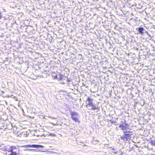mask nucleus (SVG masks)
Masks as SVG:
<instances>
[{
	"label": "nucleus",
	"mask_w": 155,
	"mask_h": 155,
	"mask_svg": "<svg viewBox=\"0 0 155 155\" xmlns=\"http://www.w3.org/2000/svg\"><path fill=\"white\" fill-rule=\"evenodd\" d=\"M57 74H56L54 72L53 73V72L52 73V76L53 77H54V78H59L58 77V76L59 75H57ZM59 75H60L59 74Z\"/></svg>",
	"instance_id": "nucleus-4"
},
{
	"label": "nucleus",
	"mask_w": 155,
	"mask_h": 155,
	"mask_svg": "<svg viewBox=\"0 0 155 155\" xmlns=\"http://www.w3.org/2000/svg\"><path fill=\"white\" fill-rule=\"evenodd\" d=\"M63 78V75H62L60 74V78H58V79H61L62 78Z\"/></svg>",
	"instance_id": "nucleus-8"
},
{
	"label": "nucleus",
	"mask_w": 155,
	"mask_h": 155,
	"mask_svg": "<svg viewBox=\"0 0 155 155\" xmlns=\"http://www.w3.org/2000/svg\"><path fill=\"white\" fill-rule=\"evenodd\" d=\"M138 31L141 33H143V29L142 28H138Z\"/></svg>",
	"instance_id": "nucleus-6"
},
{
	"label": "nucleus",
	"mask_w": 155,
	"mask_h": 155,
	"mask_svg": "<svg viewBox=\"0 0 155 155\" xmlns=\"http://www.w3.org/2000/svg\"><path fill=\"white\" fill-rule=\"evenodd\" d=\"M52 124H53V125L54 126H55V124H53V123H52Z\"/></svg>",
	"instance_id": "nucleus-14"
},
{
	"label": "nucleus",
	"mask_w": 155,
	"mask_h": 155,
	"mask_svg": "<svg viewBox=\"0 0 155 155\" xmlns=\"http://www.w3.org/2000/svg\"><path fill=\"white\" fill-rule=\"evenodd\" d=\"M1 18V13L0 12V18Z\"/></svg>",
	"instance_id": "nucleus-13"
},
{
	"label": "nucleus",
	"mask_w": 155,
	"mask_h": 155,
	"mask_svg": "<svg viewBox=\"0 0 155 155\" xmlns=\"http://www.w3.org/2000/svg\"><path fill=\"white\" fill-rule=\"evenodd\" d=\"M89 105H91V106H92V109L95 110L96 109V107L94 105L92 102H89Z\"/></svg>",
	"instance_id": "nucleus-5"
},
{
	"label": "nucleus",
	"mask_w": 155,
	"mask_h": 155,
	"mask_svg": "<svg viewBox=\"0 0 155 155\" xmlns=\"http://www.w3.org/2000/svg\"><path fill=\"white\" fill-rule=\"evenodd\" d=\"M59 75H60V74H59V73H58V74H57V75H59ZM60 75H59L58 76V78H60Z\"/></svg>",
	"instance_id": "nucleus-12"
},
{
	"label": "nucleus",
	"mask_w": 155,
	"mask_h": 155,
	"mask_svg": "<svg viewBox=\"0 0 155 155\" xmlns=\"http://www.w3.org/2000/svg\"><path fill=\"white\" fill-rule=\"evenodd\" d=\"M87 100L89 101H91L92 100V99L91 97L88 98Z\"/></svg>",
	"instance_id": "nucleus-10"
},
{
	"label": "nucleus",
	"mask_w": 155,
	"mask_h": 155,
	"mask_svg": "<svg viewBox=\"0 0 155 155\" xmlns=\"http://www.w3.org/2000/svg\"><path fill=\"white\" fill-rule=\"evenodd\" d=\"M151 143L152 145H155V140H152Z\"/></svg>",
	"instance_id": "nucleus-9"
},
{
	"label": "nucleus",
	"mask_w": 155,
	"mask_h": 155,
	"mask_svg": "<svg viewBox=\"0 0 155 155\" xmlns=\"http://www.w3.org/2000/svg\"><path fill=\"white\" fill-rule=\"evenodd\" d=\"M71 118L72 119L74 120L75 122H78V123L79 121L78 117V114L75 112H72L71 114Z\"/></svg>",
	"instance_id": "nucleus-1"
},
{
	"label": "nucleus",
	"mask_w": 155,
	"mask_h": 155,
	"mask_svg": "<svg viewBox=\"0 0 155 155\" xmlns=\"http://www.w3.org/2000/svg\"><path fill=\"white\" fill-rule=\"evenodd\" d=\"M28 147H32L34 148H38L39 147H42L40 145H28Z\"/></svg>",
	"instance_id": "nucleus-2"
},
{
	"label": "nucleus",
	"mask_w": 155,
	"mask_h": 155,
	"mask_svg": "<svg viewBox=\"0 0 155 155\" xmlns=\"http://www.w3.org/2000/svg\"><path fill=\"white\" fill-rule=\"evenodd\" d=\"M122 130H124L125 129L126 127L124 126L123 125H120V127Z\"/></svg>",
	"instance_id": "nucleus-7"
},
{
	"label": "nucleus",
	"mask_w": 155,
	"mask_h": 155,
	"mask_svg": "<svg viewBox=\"0 0 155 155\" xmlns=\"http://www.w3.org/2000/svg\"><path fill=\"white\" fill-rule=\"evenodd\" d=\"M11 149V151L12 152L11 155H17V153L16 152H13V150L15 148V147H12Z\"/></svg>",
	"instance_id": "nucleus-3"
},
{
	"label": "nucleus",
	"mask_w": 155,
	"mask_h": 155,
	"mask_svg": "<svg viewBox=\"0 0 155 155\" xmlns=\"http://www.w3.org/2000/svg\"><path fill=\"white\" fill-rule=\"evenodd\" d=\"M50 136H55V134H52H52H51H51H50Z\"/></svg>",
	"instance_id": "nucleus-11"
}]
</instances>
